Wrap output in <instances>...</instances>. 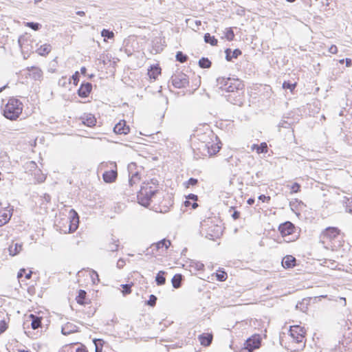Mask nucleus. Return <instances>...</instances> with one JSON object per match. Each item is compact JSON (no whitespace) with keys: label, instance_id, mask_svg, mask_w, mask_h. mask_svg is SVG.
Listing matches in <instances>:
<instances>
[{"label":"nucleus","instance_id":"nucleus-41","mask_svg":"<svg viewBox=\"0 0 352 352\" xmlns=\"http://www.w3.org/2000/svg\"><path fill=\"white\" fill-rule=\"evenodd\" d=\"M26 25L34 30H38L41 27V24L34 22H28L27 23Z\"/></svg>","mask_w":352,"mask_h":352},{"label":"nucleus","instance_id":"nucleus-12","mask_svg":"<svg viewBox=\"0 0 352 352\" xmlns=\"http://www.w3.org/2000/svg\"><path fill=\"white\" fill-rule=\"evenodd\" d=\"M244 89L241 91H236L235 93L232 92L228 94L226 97L227 100L232 104L241 105L243 104V98Z\"/></svg>","mask_w":352,"mask_h":352},{"label":"nucleus","instance_id":"nucleus-14","mask_svg":"<svg viewBox=\"0 0 352 352\" xmlns=\"http://www.w3.org/2000/svg\"><path fill=\"white\" fill-rule=\"evenodd\" d=\"M278 230L283 236H287L294 233L295 226L290 221H286L279 226Z\"/></svg>","mask_w":352,"mask_h":352},{"label":"nucleus","instance_id":"nucleus-42","mask_svg":"<svg viewBox=\"0 0 352 352\" xmlns=\"http://www.w3.org/2000/svg\"><path fill=\"white\" fill-rule=\"evenodd\" d=\"M102 340H95L96 352H102V346L103 343Z\"/></svg>","mask_w":352,"mask_h":352},{"label":"nucleus","instance_id":"nucleus-22","mask_svg":"<svg viewBox=\"0 0 352 352\" xmlns=\"http://www.w3.org/2000/svg\"><path fill=\"white\" fill-rule=\"evenodd\" d=\"M81 119L82 123L87 126L91 127L96 125V119L95 116L91 113L85 114L82 117H81Z\"/></svg>","mask_w":352,"mask_h":352},{"label":"nucleus","instance_id":"nucleus-46","mask_svg":"<svg viewBox=\"0 0 352 352\" xmlns=\"http://www.w3.org/2000/svg\"><path fill=\"white\" fill-rule=\"evenodd\" d=\"M345 208L347 212L352 214V199H347Z\"/></svg>","mask_w":352,"mask_h":352},{"label":"nucleus","instance_id":"nucleus-4","mask_svg":"<svg viewBox=\"0 0 352 352\" xmlns=\"http://www.w3.org/2000/svg\"><path fill=\"white\" fill-rule=\"evenodd\" d=\"M340 234V230L336 227H328L324 230L320 236V242L326 248H333L335 245L329 244L332 243Z\"/></svg>","mask_w":352,"mask_h":352},{"label":"nucleus","instance_id":"nucleus-39","mask_svg":"<svg viewBox=\"0 0 352 352\" xmlns=\"http://www.w3.org/2000/svg\"><path fill=\"white\" fill-rule=\"evenodd\" d=\"M132 285H133V283L121 285L122 287L123 288V290L122 292L123 295H126V294H131Z\"/></svg>","mask_w":352,"mask_h":352},{"label":"nucleus","instance_id":"nucleus-13","mask_svg":"<svg viewBox=\"0 0 352 352\" xmlns=\"http://www.w3.org/2000/svg\"><path fill=\"white\" fill-rule=\"evenodd\" d=\"M221 234V228L217 225L212 224L206 229L205 236L206 238L214 240L218 238Z\"/></svg>","mask_w":352,"mask_h":352},{"label":"nucleus","instance_id":"nucleus-62","mask_svg":"<svg viewBox=\"0 0 352 352\" xmlns=\"http://www.w3.org/2000/svg\"><path fill=\"white\" fill-rule=\"evenodd\" d=\"M248 204L249 205H252L254 203V199H252V198H250L248 201H247Z\"/></svg>","mask_w":352,"mask_h":352},{"label":"nucleus","instance_id":"nucleus-60","mask_svg":"<svg viewBox=\"0 0 352 352\" xmlns=\"http://www.w3.org/2000/svg\"><path fill=\"white\" fill-rule=\"evenodd\" d=\"M345 62H346V65L347 67H350V66H351V65H352V60H351V59H350V58H346Z\"/></svg>","mask_w":352,"mask_h":352},{"label":"nucleus","instance_id":"nucleus-55","mask_svg":"<svg viewBox=\"0 0 352 352\" xmlns=\"http://www.w3.org/2000/svg\"><path fill=\"white\" fill-rule=\"evenodd\" d=\"M258 199L262 201L263 202H265L266 201H269L270 199V197L265 196L264 195H261L258 197Z\"/></svg>","mask_w":352,"mask_h":352},{"label":"nucleus","instance_id":"nucleus-51","mask_svg":"<svg viewBox=\"0 0 352 352\" xmlns=\"http://www.w3.org/2000/svg\"><path fill=\"white\" fill-rule=\"evenodd\" d=\"M72 79L74 81V84L75 85H77V84L79 82V73L78 72H76L74 73V74L72 75Z\"/></svg>","mask_w":352,"mask_h":352},{"label":"nucleus","instance_id":"nucleus-31","mask_svg":"<svg viewBox=\"0 0 352 352\" xmlns=\"http://www.w3.org/2000/svg\"><path fill=\"white\" fill-rule=\"evenodd\" d=\"M182 275L180 274H175L172 278L173 287L175 289L179 288L182 285Z\"/></svg>","mask_w":352,"mask_h":352},{"label":"nucleus","instance_id":"nucleus-5","mask_svg":"<svg viewBox=\"0 0 352 352\" xmlns=\"http://www.w3.org/2000/svg\"><path fill=\"white\" fill-rule=\"evenodd\" d=\"M29 320H27L23 324V329H25V333L27 334V336L30 338H34V336H36V333H34L32 335V332L30 331H27L26 329L29 328V326H31V328L33 330L38 329L40 327H42V320L43 318L41 316H38L34 314H30L28 316Z\"/></svg>","mask_w":352,"mask_h":352},{"label":"nucleus","instance_id":"nucleus-37","mask_svg":"<svg viewBox=\"0 0 352 352\" xmlns=\"http://www.w3.org/2000/svg\"><path fill=\"white\" fill-rule=\"evenodd\" d=\"M176 60L180 63H185L188 60L187 55L183 54L182 52H177L175 56Z\"/></svg>","mask_w":352,"mask_h":352},{"label":"nucleus","instance_id":"nucleus-27","mask_svg":"<svg viewBox=\"0 0 352 352\" xmlns=\"http://www.w3.org/2000/svg\"><path fill=\"white\" fill-rule=\"evenodd\" d=\"M52 50V47L50 44H44L36 50V52L41 56L47 55Z\"/></svg>","mask_w":352,"mask_h":352},{"label":"nucleus","instance_id":"nucleus-18","mask_svg":"<svg viewBox=\"0 0 352 352\" xmlns=\"http://www.w3.org/2000/svg\"><path fill=\"white\" fill-rule=\"evenodd\" d=\"M305 331L303 327L299 325L292 326L289 329L290 337H296L298 339L305 338Z\"/></svg>","mask_w":352,"mask_h":352},{"label":"nucleus","instance_id":"nucleus-20","mask_svg":"<svg viewBox=\"0 0 352 352\" xmlns=\"http://www.w3.org/2000/svg\"><path fill=\"white\" fill-rule=\"evenodd\" d=\"M77 331L78 327L72 322H67L61 328V333L65 336L76 332Z\"/></svg>","mask_w":352,"mask_h":352},{"label":"nucleus","instance_id":"nucleus-35","mask_svg":"<svg viewBox=\"0 0 352 352\" xmlns=\"http://www.w3.org/2000/svg\"><path fill=\"white\" fill-rule=\"evenodd\" d=\"M129 174H131V176L129 178V183L130 186H133V184H136L140 179V175L138 172L134 173L129 172Z\"/></svg>","mask_w":352,"mask_h":352},{"label":"nucleus","instance_id":"nucleus-10","mask_svg":"<svg viewBox=\"0 0 352 352\" xmlns=\"http://www.w3.org/2000/svg\"><path fill=\"white\" fill-rule=\"evenodd\" d=\"M67 221L69 223V232L72 233L76 231L78 227L79 217L74 209L70 210Z\"/></svg>","mask_w":352,"mask_h":352},{"label":"nucleus","instance_id":"nucleus-17","mask_svg":"<svg viewBox=\"0 0 352 352\" xmlns=\"http://www.w3.org/2000/svg\"><path fill=\"white\" fill-rule=\"evenodd\" d=\"M26 69L29 72V76L34 80H41L43 78V72L39 67H28Z\"/></svg>","mask_w":352,"mask_h":352},{"label":"nucleus","instance_id":"nucleus-26","mask_svg":"<svg viewBox=\"0 0 352 352\" xmlns=\"http://www.w3.org/2000/svg\"><path fill=\"white\" fill-rule=\"evenodd\" d=\"M204 147L207 148L208 153L209 155H214L220 150V146L217 144H205Z\"/></svg>","mask_w":352,"mask_h":352},{"label":"nucleus","instance_id":"nucleus-50","mask_svg":"<svg viewBox=\"0 0 352 352\" xmlns=\"http://www.w3.org/2000/svg\"><path fill=\"white\" fill-rule=\"evenodd\" d=\"M8 328L7 323L5 322V320H1L0 322V334L3 333Z\"/></svg>","mask_w":352,"mask_h":352},{"label":"nucleus","instance_id":"nucleus-3","mask_svg":"<svg viewBox=\"0 0 352 352\" xmlns=\"http://www.w3.org/2000/svg\"><path fill=\"white\" fill-rule=\"evenodd\" d=\"M157 191V190L149 186L148 184L141 186L137 195L138 203L144 207H148L150 205L152 197Z\"/></svg>","mask_w":352,"mask_h":352},{"label":"nucleus","instance_id":"nucleus-54","mask_svg":"<svg viewBox=\"0 0 352 352\" xmlns=\"http://www.w3.org/2000/svg\"><path fill=\"white\" fill-rule=\"evenodd\" d=\"M186 198H187L188 199H191V200H192V201H197V199H198V197H197V195H195V194H189V195L186 197Z\"/></svg>","mask_w":352,"mask_h":352},{"label":"nucleus","instance_id":"nucleus-29","mask_svg":"<svg viewBox=\"0 0 352 352\" xmlns=\"http://www.w3.org/2000/svg\"><path fill=\"white\" fill-rule=\"evenodd\" d=\"M86 292L82 290V289H80L79 292H78V296H76V301L78 304L80 305H85L87 303V298H86Z\"/></svg>","mask_w":352,"mask_h":352},{"label":"nucleus","instance_id":"nucleus-52","mask_svg":"<svg viewBox=\"0 0 352 352\" xmlns=\"http://www.w3.org/2000/svg\"><path fill=\"white\" fill-rule=\"evenodd\" d=\"M329 52L331 54H336L338 52V48H337L336 45H332L329 48Z\"/></svg>","mask_w":352,"mask_h":352},{"label":"nucleus","instance_id":"nucleus-49","mask_svg":"<svg viewBox=\"0 0 352 352\" xmlns=\"http://www.w3.org/2000/svg\"><path fill=\"white\" fill-rule=\"evenodd\" d=\"M198 183V179H195V178H193V177H190L188 182H187V187H188L189 186H195L197 185Z\"/></svg>","mask_w":352,"mask_h":352},{"label":"nucleus","instance_id":"nucleus-15","mask_svg":"<svg viewBox=\"0 0 352 352\" xmlns=\"http://www.w3.org/2000/svg\"><path fill=\"white\" fill-rule=\"evenodd\" d=\"M12 210L10 207H1L0 208V226L9 221L12 215Z\"/></svg>","mask_w":352,"mask_h":352},{"label":"nucleus","instance_id":"nucleus-61","mask_svg":"<svg viewBox=\"0 0 352 352\" xmlns=\"http://www.w3.org/2000/svg\"><path fill=\"white\" fill-rule=\"evenodd\" d=\"M32 272L31 271H30L29 273L25 274V278L26 279H30L31 278V276H32Z\"/></svg>","mask_w":352,"mask_h":352},{"label":"nucleus","instance_id":"nucleus-36","mask_svg":"<svg viewBox=\"0 0 352 352\" xmlns=\"http://www.w3.org/2000/svg\"><path fill=\"white\" fill-rule=\"evenodd\" d=\"M225 37L229 41H232L234 40V33L232 28H228L226 29Z\"/></svg>","mask_w":352,"mask_h":352},{"label":"nucleus","instance_id":"nucleus-48","mask_svg":"<svg viewBox=\"0 0 352 352\" xmlns=\"http://www.w3.org/2000/svg\"><path fill=\"white\" fill-rule=\"evenodd\" d=\"M290 123H289L287 121L283 120L279 122L278 126V128L288 129L290 127Z\"/></svg>","mask_w":352,"mask_h":352},{"label":"nucleus","instance_id":"nucleus-56","mask_svg":"<svg viewBox=\"0 0 352 352\" xmlns=\"http://www.w3.org/2000/svg\"><path fill=\"white\" fill-rule=\"evenodd\" d=\"M125 264V261L124 260L120 258L118 260V263H117V266L118 268H122Z\"/></svg>","mask_w":352,"mask_h":352},{"label":"nucleus","instance_id":"nucleus-30","mask_svg":"<svg viewBox=\"0 0 352 352\" xmlns=\"http://www.w3.org/2000/svg\"><path fill=\"white\" fill-rule=\"evenodd\" d=\"M161 73V68L158 66H153L148 72V75L151 78L155 80L159 74Z\"/></svg>","mask_w":352,"mask_h":352},{"label":"nucleus","instance_id":"nucleus-47","mask_svg":"<svg viewBox=\"0 0 352 352\" xmlns=\"http://www.w3.org/2000/svg\"><path fill=\"white\" fill-rule=\"evenodd\" d=\"M300 185L298 183L295 182L291 186V190L292 193L298 192L300 191Z\"/></svg>","mask_w":352,"mask_h":352},{"label":"nucleus","instance_id":"nucleus-23","mask_svg":"<svg viewBox=\"0 0 352 352\" xmlns=\"http://www.w3.org/2000/svg\"><path fill=\"white\" fill-rule=\"evenodd\" d=\"M226 54V59L228 61L232 60V58H236L239 56H240L242 52L239 49H235L234 51H232L230 48H228L225 50Z\"/></svg>","mask_w":352,"mask_h":352},{"label":"nucleus","instance_id":"nucleus-33","mask_svg":"<svg viewBox=\"0 0 352 352\" xmlns=\"http://www.w3.org/2000/svg\"><path fill=\"white\" fill-rule=\"evenodd\" d=\"M211 65L212 63L208 58L203 57L199 60V66L201 68L208 69Z\"/></svg>","mask_w":352,"mask_h":352},{"label":"nucleus","instance_id":"nucleus-24","mask_svg":"<svg viewBox=\"0 0 352 352\" xmlns=\"http://www.w3.org/2000/svg\"><path fill=\"white\" fill-rule=\"evenodd\" d=\"M201 345L208 346L212 341V335L210 333H202L198 337Z\"/></svg>","mask_w":352,"mask_h":352},{"label":"nucleus","instance_id":"nucleus-63","mask_svg":"<svg viewBox=\"0 0 352 352\" xmlns=\"http://www.w3.org/2000/svg\"><path fill=\"white\" fill-rule=\"evenodd\" d=\"M87 72V69L85 67H82L80 69V72L82 74H85Z\"/></svg>","mask_w":352,"mask_h":352},{"label":"nucleus","instance_id":"nucleus-45","mask_svg":"<svg viewBox=\"0 0 352 352\" xmlns=\"http://www.w3.org/2000/svg\"><path fill=\"white\" fill-rule=\"evenodd\" d=\"M118 241H113L109 245V250L111 252H115L118 250V243H117Z\"/></svg>","mask_w":352,"mask_h":352},{"label":"nucleus","instance_id":"nucleus-2","mask_svg":"<svg viewBox=\"0 0 352 352\" xmlns=\"http://www.w3.org/2000/svg\"><path fill=\"white\" fill-rule=\"evenodd\" d=\"M23 110V104L16 98H10L3 108V116L11 120L19 118Z\"/></svg>","mask_w":352,"mask_h":352},{"label":"nucleus","instance_id":"nucleus-64","mask_svg":"<svg viewBox=\"0 0 352 352\" xmlns=\"http://www.w3.org/2000/svg\"><path fill=\"white\" fill-rule=\"evenodd\" d=\"M192 208L195 209V208H197L198 207V204L196 202H194L192 204Z\"/></svg>","mask_w":352,"mask_h":352},{"label":"nucleus","instance_id":"nucleus-19","mask_svg":"<svg viewBox=\"0 0 352 352\" xmlns=\"http://www.w3.org/2000/svg\"><path fill=\"white\" fill-rule=\"evenodd\" d=\"M92 89V85L90 82L82 83L78 90V94L81 98H86L89 96Z\"/></svg>","mask_w":352,"mask_h":352},{"label":"nucleus","instance_id":"nucleus-34","mask_svg":"<svg viewBox=\"0 0 352 352\" xmlns=\"http://www.w3.org/2000/svg\"><path fill=\"white\" fill-rule=\"evenodd\" d=\"M204 41L207 43H210L212 46L217 45L218 41L214 36H211L209 33H206L204 35Z\"/></svg>","mask_w":352,"mask_h":352},{"label":"nucleus","instance_id":"nucleus-32","mask_svg":"<svg viewBox=\"0 0 352 352\" xmlns=\"http://www.w3.org/2000/svg\"><path fill=\"white\" fill-rule=\"evenodd\" d=\"M165 272L160 271L155 276V282L157 285H163L166 283V278L164 276Z\"/></svg>","mask_w":352,"mask_h":352},{"label":"nucleus","instance_id":"nucleus-28","mask_svg":"<svg viewBox=\"0 0 352 352\" xmlns=\"http://www.w3.org/2000/svg\"><path fill=\"white\" fill-rule=\"evenodd\" d=\"M253 150H256V153H265L267 152V145L265 142H262L261 144H253L252 146Z\"/></svg>","mask_w":352,"mask_h":352},{"label":"nucleus","instance_id":"nucleus-6","mask_svg":"<svg viewBox=\"0 0 352 352\" xmlns=\"http://www.w3.org/2000/svg\"><path fill=\"white\" fill-rule=\"evenodd\" d=\"M171 245L170 241L164 239L157 243H153L148 248L145 252L146 255H154L157 252L160 254L165 252Z\"/></svg>","mask_w":352,"mask_h":352},{"label":"nucleus","instance_id":"nucleus-40","mask_svg":"<svg viewBox=\"0 0 352 352\" xmlns=\"http://www.w3.org/2000/svg\"><path fill=\"white\" fill-rule=\"evenodd\" d=\"M296 83L294 82V83H291L290 82H287V81H285L283 83V89H290L291 91H292L293 89H294V88L296 87Z\"/></svg>","mask_w":352,"mask_h":352},{"label":"nucleus","instance_id":"nucleus-44","mask_svg":"<svg viewBox=\"0 0 352 352\" xmlns=\"http://www.w3.org/2000/svg\"><path fill=\"white\" fill-rule=\"evenodd\" d=\"M217 279L219 281H224L226 280L228 276L227 274L225 272H221V273H217Z\"/></svg>","mask_w":352,"mask_h":352},{"label":"nucleus","instance_id":"nucleus-58","mask_svg":"<svg viewBox=\"0 0 352 352\" xmlns=\"http://www.w3.org/2000/svg\"><path fill=\"white\" fill-rule=\"evenodd\" d=\"M232 218H233L234 219H235V220H236V219H239V217H240V212H238V211H234V212H233V214H232Z\"/></svg>","mask_w":352,"mask_h":352},{"label":"nucleus","instance_id":"nucleus-43","mask_svg":"<svg viewBox=\"0 0 352 352\" xmlns=\"http://www.w3.org/2000/svg\"><path fill=\"white\" fill-rule=\"evenodd\" d=\"M156 301H157V297L155 295L151 294L149 296V300L147 301V305H148L151 307L155 306L156 304Z\"/></svg>","mask_w":352,"mask_h":352},{"label":"nucleus","instance_id":"nucleus-7","mask_svg":"<svg viewBox=\"0 0 352 352\" xmlns=\"http://www.w3.org/2000/svg\"><path fill=\"white\" fill-rule=\"evenodd\" d=\"M173 85L177 89L184 88L188 85L189 81L186 74L178 73L171 76Z\"/></svg>","mask_w":352,"mask_h":352},{"label":"nucleus","instance_id":"nucleus-25","mask_svg":"<svg viewBox=\"0 0 352 352\" xmlns=\"http://www.w3.org/2000/svg\"><path fill=\"white\" fill-rule=\"evenodd\" d=\"M22 250V244L12 242L8 248L9 253L11 256L18 254Z\"/></svg>","mask_w":352,"mask_h":352},{"label":"nucleus","instance_id":"nucleus-57","mask_svg":"<svg viewBox=\"0 0 352 352\" xmlns=\"http://www.w3.org/2000/svg\"><path fill=\"white\" fill-rule=\"evenodd\" d=\"M25 274V269H21L19 272H18L17 277L19 278H21L23 277V274Z\"/></svg>","mask_w":352,"mask_h":352},{"label":"nucleus","instance_id":"nucleus-59","mask_svg":"<svg viewBox=\"0 0 352 352\" xmlns=\"http://www.w3.org/2000/svg\"><path fill=\"white\" fill-rule=\"evenodd\" d=\"M43 198L47 202H50L51 200V197L48 194H45Z\"/></svg>","mask_w":352,"mask_h":352},{"label":"nucleus","instance_id":"nucleus-9","mask_svg":"<svg viewBox=\"0 0 352 352\" xmlns=\"http://www.w3.org/2000/svg\"><path fill=\"white\" fill-rule=\"evenodd\" d=\"M288 349L292 352H298L305 346V338L298 339L296 337H290Z\"/></svg>","mask_w":352,"mask_h":352},{"label":"nucleus","instance_id":"nucleus-11","mask_svg":"<svg viewBox=\"0 0 352 352\" xmlns=\"http://www.w3.org/2000/svg\"><path fill=\"white\" fill-rule=\"evenodd\" d=\"M110 165L112 168L111 170L105 171L102 174V178L106 183L113 182L118 176L116 164L115 162H111Z\"/></svg>","mask_w":352,"mask_h":352},{"label":"nucleus","instance_id":"nucleus-38","mask_svg":"<svg viewBox=\"0 0 352 352\" xmlns=\"http://www.w3.org/2000/svg\"><path fill=\"white\" fill-rule=\"evenodd\" d=\"M101 36L104 38H109V39H111L113 38L114 36V34L113 32L109 30H106V29H104L102 30V31L101 32Z\"/></svg>","mask_w":352,"mask_h":352},{"label":"nucleus","instance_id":"nucleus-21","mask_svg":"<svg viewBox=\"0 0 352 352\" xmlns=\"http://www.w3.org/2000/svg\"><path fill=\"white\" fill-rule=\"evenodd\" d=\"M296 259L292 255L285 256L282 261V265L285 268H292L296 265Z\"/></svg>","mask_w":352,"mask_h":352},{"label":"nucleus","instance_id":"nucleus-16","mask_svg":"<svg viewBox=\"0 0 352 352\" xmlns=\"http://www.w3.org/2000/svg\"><path fill=\"white\" fill-rule=\"evenodd\" d=\"M113 131L116 134L126 135L129 133L130 128L129 126L126 125V122L124 120H120L113 127Z\"/></svg>","mask_w":352,"mask_h":352},{"label":"nucleus","instance_id":"nucleus-53","mask_svg":"<svg viewBox=\"0 0 352 352\" xmlns=\"http://www.w3.org/2000/svg\"><path fill=\"white\" fill-rule=\"evenodd\" d=\"M195 268L199 271L204 270V265L202 263L197 262L195 263Z\"/></svg>","mask_w":352,"mask_h":352},{"label":"nucleus","instance_id":"nucleus-8","mask_svg":"<svg viewBox=\"0 0 352 352\" xmlns=\"http://www.w3.org/2000/svg\"><path fill=\"white\" fill-rule=\"evenodd\" d=\"M261 339L258 336H252L248 338L244 343L242 349L243 352H252L254 349L260 347Z\"/></svg>","mask_w":352,"mask_h":352},{"label":"nucleus","instance_id":"nucleus-1","mask_svg":"<svg viewBox=\"0 0 352 352\" xmlns=\"http://www.w3.org/2000/svg\"><path fill=\"white\" fill-rule=\"evenodd\" d=\"M217 87L229 94L244 89L243 83L239 79L219 77L217 78Z\"/></svg>","mask_w":352,"mask_h":352}]
</instances>
